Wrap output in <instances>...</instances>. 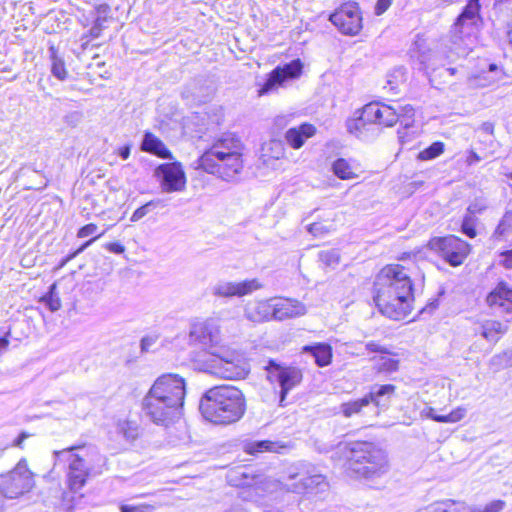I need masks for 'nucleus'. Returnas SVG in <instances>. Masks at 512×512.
<instances>
[{
  "label": "nucleus",
  "mask_w": 512,
  "mask_h": 512,
  "mask_svg": "<svg viewBox=\"0 0 512 512\" xmlns=\"http://www.w3.org/2000/svg\"><path fill=\"white\" fill-rule=\"evenodd\" d=\"M185 396L183 377L174 373L162 374L143 397L141 409L153 424L169 427L183 416Z\"/></svg>",
  "instance_id": "nucleus-1"
},
{
  "label": "nucleus",
  "mask_w": 512,
  "mask_h": 512,
  "mask_svg": "<svg viewBox=\"0 0 512 512\" xmlns=\"http://www.w3.org/2000/svg\"><path fill=\"white\" fill-rule=\"evenodd\" d=\"M374 302L380 313L393 320L406 318L414 301L413 284L399 264L383 267L374 282Z\"/></svg>",
  "instance_id": "nucleus-2"
},
{
  "label": "nucleus",
  "mask_w": 512,
  "mask_h": 512,
  "mask_svg": "<svg viewBox=\"0 0 512 512\" xmlns=\"http://www.w3.org/2000/svg\"><path fill=\"white\" fill-rule=\"evenodd\" d=\"M199 411L212 424L230 425L244 416L246 400L242 391L235 386H214L200 398Z\"/></svg>",
  "instance_id": "nucleus-3"
},
{
  "label": "nucleus",
  "mask_w": 512,
  "mask_h": 512,
  "mask_svg": "<svg viewBox=\"0 0 512 512\" xmlns=\"http://www.w3.org/2000/svg\"><path fill=\"white\" fill-rule=\"evenodd\" d=\"M243 144L232 133L222 135L199 158V167L210 174L230 181L243 169Z\"/></svg>",
  "instance_id": "nucleus-4"
},
{
  "label": "nucleus",
  "mask_w": 512,
  "mask_h": 512,
  "mask_svg": "<svg viewBox=\"0 0 512 512\" xmlns=\"http://www.w3.org/2000/svg\"><path fill=\"white\" fill-rule=\"evenodd\" d=\"M54 466L68 464L67 482L71 491L78 492L91 475L100 474L106 458L92 447H70L53 452Z\"/></svg>",
  "instance_id": "nucleus-5"
},
{
  "label": "nucleus",
  "mask_w": 512,
  "mask_h": 512,
  "mask_svg": "<svg viewBox=\"0 0 512 512\" xmlns=\"http://www.w3.org/2000/svg\"><path fill=\"white\" fill-rule=\"evenodd\" d=\"M346 470L349 474L367 479L381 477L389 470L385 450L371 442H354L345 446Z\"/></svg>",
  "instance_id": "nucleus-6"
},
{
  "label": "nucleus",
  "mask_w": 512,
  "mask_h": 512,
  "mask_svg": "<svg viewBox=\"0 0 512 512\" xmlns=\"http://www.w3.org/2000/svg\"><path fill=\"white\" fill-rule=\"evenodd\" d=\"M286 492L300 495H318L328 490L326 477L316 472L315 467L299 463L291 468L283 484Z\"/></svg>",
  "instance_id": "nucleus-7"
},
{
  "label": "nucleus",
  "mask_w": 512,
  "mask_h": 512,
  "mask_svg": "<svg viewBox=\"0 0 512 512\" xmlns=\"http://www.w3.org/2000/svg\"><path fill=\"white\" fill-rule=\"evenodd\" d=\"M356 114L359 115L347 122V128L350 133L359 137L369 130L368 126L382 125L391 127L399 121V114L395 107L378 102L366 104Z\"/></svg>",
  "instance_id": "nucleus-8"
},
{
  "label": "nucleus",
  "mask_w": 512,
  "mask_h": 512,
  "mask_svg": "<svg viewBox=\"0 0 512 512\" xmlns=\"http://www.w3.org/2000/svg\"><path fill=\"white\" fill-rule=\"evenodd\" d=\"M210 354L215 358L202 367L201 370L224 379H242L250 372V366L245 357L235 350L213 349Z\"/></svg>",
  "instance_id": "nucleus-9"
},
{
  "label": "nucleus",
  "mask_w": 512,
  "mask_h": 512,
  "mask_svg": "<svg viewBox=\"0 0 512 512\" xmlns=\"http://www.w3.org/2000/svg\"><path fill=\"white\" fill-rule=\"evenodd\" d=\"M189 342L209 352L219 348L222 343L220 319L210 317L193 322L189 329Z\"/></svg>",
  "instance_id": "nucleus-10"
},
{
  "label": "nucleus",
  "mask_w": 512,
  "mask_h": 512,
  "mask_svg": "<svg viewBox=\"0 0 512 512\" xmlns=\"http://www.w3.org/2000/svg\"><path fill=\"white\" fill-rule=\"evenodd\" d=\"M428 246L451 266L461 265L470 252V245L454 235L434 237L430 239Z\"/></svg>",
  "instance_id": "nucleus-11"
},
{
  "label": "nucleus",
  "mask_w": 512,
  "mask_h": 512,
  "mask_svg": "<svg viewBox=\"0 0 512 512\" xmlns=\"http://www.w3.org/2000/svg\"><path fill=\"white\" fill-rule=\"evenodd\" d=\"M265 369L267 371V378L271 382H278L281 388L279 402L283 406L288 392L301 382L302 373L295 367L281 366L274 360H269Z\"/></svg>",
  "instance_id": "nucleus-12"
},
{
  "label": "nucleus",
  "mask_w": 512,
  "mask_h": 512,
  "mask_svg": "<svg viewBox=\"0 0 512 512\" xmlns=\"http://www.w3.org/2000/svg\"><path fill=\"white\" fill-rule=\"evenodd\" d=\"M329 20L346 35H356L362 29V15L356 2L342 4L330 15Z\"/></svg>",
  "instance_id": "nucleus-13"
},
{
  "label": "nucleus",
  "mask_w": 512,
  "mask_h": 512,
  "mask_svg": "<svg viewBox=\"0 0 512 512\" xmlns=\"http://www.w3.org/2000/svg\"><path fill=\"white\" fill-rule=\"evenodd\" d=\"M110 6L108 4H99L93 7L88 14H82L79 18L81 25L86 28L91 25L89 30L81 37V46L86 48L90 39L98 38L102 31L107 27L106 23L111 19Z\"/></svg>",
  "instance_id": "nucleus-14"
},
{
  "label": "nucleus",
  "mask_w": 512,
  "mask_h": 512,
  "mask_svg": "<svg viewBox=\"0 0 512 512\" xmlns=\"http://www.w3.org/2000/svg\"><path fill=\"white\" fill-rule=\"evenodd\" d=\"M229 482L231 485H253L255 486V490L262 494V497L277 490L285 491L283 487L285 478L282 481L274 480L262 475L250 473L245 469L233 471L229 476Z\"/></svg>",
  "instance_id": "nucleus-15"
},
{
  "label": "nucleus",
  "mask_w": 512,
  "mask_h": 512,
  "mask_svg": "<svg viewBox=\"0 0 512 512\" xmlns=\"http://www.w3.org/2000/svg\"><path fill=\"white\" fill-rule=\"evenodd\" d=\"M163 192H181L186 187L185 172L179 162L160 164L154 171Z\"/></svg>",
  "instance_id": "nucleus-16"
},
{
  "label": "nucleus",
  "mask_w": 512,
  "mask_h": 512,
  "mask_svg": "<svg viewBox=\"0 0 512 512\" xmlns=\"http://www.w3.org/2000/svg\"><path fill=\"white\" fill-rule=\"evenodd\" d=\"M481 22L479 0H469L454 24V37L462 39L470 35Z\"/></svg>",
  "instance_id": "nucleus-17"
},
{
  "label": "nucleus",
  "mask_w": 512,
  "mask_h": 512,
  "mask_svg": "<svg viewBox=\"0 0 512 512\" xmlns=\"http://www.w3.org/2000/svg\"><path fill=\"white\" fill-rule=\"evenodd\" d=\"M262 288L258 279H246L240 282L219 281L212 288V294L217 297H243Z\"/></svg>",
  "instance_id": "nucleus-18"
},
{
  "label": "nucleus",
  "mask_w": 512,
  "mask_h": 512,
  "mask_svg": "<svg viewBox=\"0 0 512 512\" xmlns=\"http://www.w3.org/2000/svg\"><path fill=\"white\" fill-rule=\"evenodd\" d=\"M302 71V64L299 59L293 60L283 66L276 67L268 76L259 94H267L281 86L286 80L297 78Z\"/></svg>",
  "instance_id": "nucleus-19"
},
{
  "label": "nucleus",
  "mask_w": 512,
  "mask_h": 512,
  "mask_svg": "<svg viewBox=\"0 0 512 512\" xmlns=\"http://www.w3.org/2000/svg\"><path fill=\"white\" fill-rule=\"evenodd\" d=\"M487 305L499 314L512 313V287L499 283L486 297Z\"/></svg>",
  "instance_id": "nucleus-20"
},
{
  "label": "nucleus",
  "mask_w": 512,
  "mask_h": 512,
  "mask_svg": "<svg viewBox=\"0 0 512 512\" xmlns=\"http://www.w3.org/2000/svg\"><path fill=\"white\" fill-rule=\"evenodd\" d=\"M273 320L283 321L286 319L303 316L306 307L298 300L290 298H273Z\"/></svg>",
  "instance_id": "nucleus-21"
},
{
  "label": "nucleus",
  "mask_w": 512,
  "mask_h": 512,
  "mask_svg": "<svg viewBox=\"0 0 512 512\" xmlns=\"http://www.w3.org/2000/svg\"><path fill=\"white\" fill-rule=\"evenodd\" d=\"M316 127L310 123H302L297 127L288 129L285 133L287 144L293 149H300L305 141L316 134Z\"/></svg>",
  "instance_id": "nucleus-22"
},
{
  "label": "nucleus",
  "mask_w": 512,
  "mask_h": 512,
  "mask_svg": "<svg viewBox=\"0 0 512 512\" xmlns=\"http://www.w3.org/2000/svg\"><path fill=\"white\" fill-rule=\"evenodd\" d=\"M273 298L248 303L245 316L253 322H264L273 319Z\"/></svg>",
  "instance_id": "nucleus-23"
},
{
  "label": "nucleus",
  "mask_w": 512,
  "mask_h": 512,
  "mask_svg": "<svg viewBox=\"0 0 512 512\" xmlns=\"http://www.w3.org/2000/svg\"><path fill=\"white\" fill-rule=\"evenodd\" d=\"M396 387L392 384L374 385L370 392L366 394L370 404L385 409L388 407L392 396L395 394Z\"/></svg>",
  "instance_id": "nucleus-24"
},
{
  "label": "nucleus",
  "mask_w": 512,
  "mask_h": 512,
  "mask_svg": "<svg viewBox=\"0 0 512 512\" xmlns=\"http://www.w3.org/2000/svg\"><path fill=\"white\" fill-rule=\"evenodd\" d=\"M141 150L154 154L160 158L171 159L172 155L170 151L165 147L164 143L150 132L144 134Z\"/></svg>",
  "instance_id": "nucleus-25"
},
{
  "label": "nucleus",
  "mask_w": 512,
  "mask_h": 512,
  "mask_svg": "<svg viewBox=\"0 0 512 512\" xmlns=\"http://www.w3.org/2000/svg\"><path fill=\"white\" fill-rule=\"evenodd\" d=\"M302 351L303 353L310 354L314 358L315 363L320 367H324L331 362L332 350L328 344L316 343L307 345L303 347Z\"/></svg>",
  "instance_id": "nucleus-26"
},
{
  "label": "nucleus",
  "mask_w": 512,
  "mask_h": 512,
  "mask_svg": "<svg viewBox=\"0 0 512 512\" xmlns=\"http://www.w3.org/2000/svg\"><path fill=\"white\" fill-rule=\"evenodd\" d=\"M421 414L427 418H430L440 423H456L462 420L466 415V409L463 407H457L447 415H438L435 413V409L432 407L425 408Z\"/></svg>",
  "instance_id": "nucleus-27"
},
{
  "label": "nucleus",
  "mask_w": 512,
  "mask_h": 512,
  "mask_svg": "<svg viewBox=\"0 0 512 512\" xmlns=\"http://www.w3.org/2000/svg\"><path fill=\"white\" fill-rule=\"evenodd\" d=\"M507 327L499 321L486 320L478 328L477 332L488 341H497L499 335L504 334Z\"/></svg>",
  "instance_id": "nucleus-28"
},
{
  "label": "nucleus",
  "mask_w": 512,
  "mask_h": 512,
  "mask_svg": "<svg viewBox=\"0 0 512 512\" xmlns=\"http://www.w3.org/2000/svg\"><path fill=\"white\" fill-rule=\"evenodd\" d=\"M372 367L377 373H392L398 370L399 361L389 354L374 356L370 359Z\"/></svg>",
  "instance_id": "nucleus-29"
},
{
  "label": "nucleus",
  "mask_w": 512,
  "mask_h": 512,
  "mask_svg": "<svg viewBox=\"0 0 512 512\" xmlns=\"http://www.w3.org/2000/svg\"><path fill=\"white\" fill-rule=\"evenodd\" d=\"M284 448L278 442L261 440V441H250L244 444V451L251 455H256L263 452H279L280 449Z\"/></svg>",
  "instance_id": "nucleus-30"
},
{
  "label": "nucleus",
  "mask_w": 512,
  "mask_h": 512,
  "mask_svg": "<svg viewBox=\"0 0 512 512\" xmlns=\"http://www.w3.org/2000/svg\"><path fill=\"white\" fill-rule=\"evenodd\" d=\"M467 508L462 503L453 500L436 502L416 512H466Z\"/></svg>",
  "instance_id": "nucleus-31"
},
{
  "label": "nucleus",
  "mask_w": 512,
  "mask_h": 512,
  "mask_svg": "<svg viewBox=\"0 0 512 512\" xmlns=\"http://www.w3.org/2000/svg\"><path fill=\"white\" fill-rule=\"evenodd\" d=\"M116 431L127 442H133L139 437L140 427L135 421L119 420L116 424Z\"/></svg>",
  "instance_id": "nucleus-32"
},
{
  "label": "nucleus",
  "mask_w": 512,
  "mask_h": 512,
  "mask_svg": "<svg viewBox=\"0 0 512 512\" xmlns=\"http://www.w3.org/2000/svg\"><path fill=\"white\" fill-rule=\"evenodd\" d=\"M333 173L342 180H351L358 177L354 167L344 158H338L332 164Z\"/></svg>",
  "instance_id": "nucleus-33"
},
{
  "label": "nucleus",
  "mask_w": 512,
  "mask_h": 512,
  "mask_svg": "<svg viewBox=\"0 0 512 512\" xmlns=\"http://www.w3.org/2000/svg\"><path fill=\"white\" fill-rule=\"evenodd\" d=\"M370 404L366 395L363 398L345 402L340 405V412L344 417L350 418L353 415L360 414L364 407Z\"/></svg>",
  "instance_id": "nucleus-34"
},
{
  "label": "nucleus",
  "mask_w": 512,
  "mask_h": 512,
  "mask_svg": "<svg viewBox=\"0 0 512 512\" xmlns=\"http://www.w3.org/2000/svg\"><path fill=\"white\" fill-rule=\"evenodd\" d=\"M49 52H50V59L52 62L51 72H52L53 76H55L57 79H59L61 81L65 80L67 78L68 73L65 68L63 59L58 56L57 50L55 49L54 46H51L49 48Z\"/></svg>",
  "instance_id": "nucleus-35"
},
{
  "label": "nucleus",
  "mask_w": 512,
  "mask_h": 512,
  "mask_svg": "<svg viewBox=\"0 0 512 512\" xmlns=\"http://www.w3.org/2000/svg\"><path fill=\"white\" fill-rule=\"evenodd\" d=\"M512 234V212H506L499 222L494 236L500 240L506 239Z\"/></svg>",
  "instance_id": "nucleus-36"
},
{
  "label": "nucleus",
  "mask_w": 512,
  "mask_h": 512,
  "mask_svg": "<svg viewBox=\"0 0 512 512\" xmlns=\"http://www.w3.org/2000/svg\"><path fill=\"white\" fill-rule=\"evenodd\" d=\"M444 147L445 145L443 142H434L418 154V159L422 161L435 159L444 152Z\"/></svg>",
  "instance_id": "nucleus-37"
},
{
  "label": "nucleus",
  "mask_w": 512,
  "mask_h": 512,
  "mask_svg": "<svg viewBox=\"0 0 512 512\" xmlns=\"http://www.w3.org/2000/svg\"><path fill=\"white\" fill-rule=\"evenodd\" d=\"M163 203L160 199H154L146 204L142 205L138 209L134 211V213L131 216L132 222H137L140 219H142L144 216H146L148 213H150L153 209H155L157 206L161 205Z\"/></svg>",
  "instance_id": "nucleus-38"
},
{
  "label": "nucleus",
  "mask_w": 512,
  "mask_h": 512,
  "mask_svg": "<svg viewBox=\"0 0 512 512\" xmlns=\"http://www.w3.org/2000/svg\"><path fill=\"white\" fill-rule=\"evenodd\" d=\"M477 218L471 214H465L461 224V232L469 238H475L477 236L476 230Z\"/></svg>",
  "instance_id": "nucleus-39"
},
{
  "label": "nucleus",
  "mask_w": 512,
  "mask_h": 512,
  "mask_svg": "<svg viewBox=\"0 0 512 512\" xmlns=\"http://www.w3.org/2000/svg\"><path fill=\"white\" fill-rule=\"evenodd\" d=\"M241 487L242 490L239 493V497L244 501L258 502L262 498V494L255 490V486L251 485H236Z\"/></svg>",
  "instance_id": "nucleus-40"
},
{
  "label": "nucleus",
  "mask_w": 512,
  "mask_h": 512,
  "mask_svg": "<svg viewBox=\"0 0 512 512\" xmlns=\"http://www.w3.org/2000/svg\"><path fill=\"white\" fill-rule=\"evenodd\" d=\"M55 289L56 286L53 284L50 287L49 293L42 298V301L46 303L51 312H55L61 307V301L60 298L55 294Z\"/></svg>",
  "instance_id": "nucleus-41"
},
{
  "label": "nucleus",
  "mask_w": 512,
  "mask_h": 512,
  "mask_svg": "<svg viewBox=\"0 0 512 512\" xmlns=\"http://www.w3.org/2000/svg\"><path fill=\"white\" fill-rule=\"evenodd\" d=\"M506 506L503 500H493L484 507L470 508V512H501Z\"/></svg>",
  "instance_id": "nucleus-42"
},
{
  "label": "nucleus",
  "mask_w": 512,
  "mask_h": 512,
  "mask_svg": "<svg viewBox=\"0 0 512 512\" xmlns=\"http://www.w3.org/2000/svg\"><path fill=\"white\" fill-rule=\"evenodd\" d=\"M399 109L395 108L396 111L399 114V120L401 121V124L404 125V128H408L411 126L412 123V117L414 115V109L410 105H406L404 107H399Z\"/></svg>",
  "instance_id": "nucleus-43"
},
{
  "label": "nucleus",
  "mask_w": 512,
  "mask_h": 512,
  "mask_svg": "<svg viewBox=\"0 0 512 512\" xmlns=\"http://www.w3.org/2000/svg\"><path fill=\"white\" fill-rule=\"evenodd\" d=\"M320 261L326 266H335L339 263V253L332 249L319 252Z\"/></svg>",
  "instance_id": "nucleus-44"
},
{
  "label": "nucleus",
  "mask_w": 512,
  "mask_h": 512,
  "mask_svg": "<svg viewBox=\"0 0 512 512\" xmlns=\"http://www.w3.org/2000/svg\"><path fill=\"white\" fill-rule=\"evenodd\" d=\"M121 512H154L155 506L148 503L121 505Z\"/></svg>",
  "instance_id": "nucleus-45"
},
{
  "label": "nucleus",
  "mask_w": 512,
  "mask_h": 512,
  "mask_svg": "<svg viewBox=\"0 0 512 512\" xmlns=\"http://www.w3.org/2000/svg\"><path fill=\"white\" fill-rule=\"evenodd\" d=\"M158 338L159 337L156 334L144 336L141 339V343H140L141 351L148 352L150 350V348L157 342Z\"/></svg>",
  "instance_id": "nucleus-46"
},
{
  "label": "nucleus",
  "mask_w": 512,
  "mask_h": 512,
  "mask_svg": "<svg viewBox=\"0 0 512 512\" xmlns=\"http://www.w3.org/2000/svg\"><path fill=\"white\" fill-rule=\"evenodd\" d=\"M307 230L314 236H321L328 233V229L321 223H312L308 225Z\"/></svg>",
  "instance_id": "nucleus-47"
},
{
  "label": "nucleus",
  "mask_w": 512,
  "mask_h": 512,
  "mask_svg": "<svg viewBox=\"0 0 512 512\" xmlns=\"http://www.w3.org/2000/svg\"><path fill=\"white\" fill-rule=\"evenodd\" d=\"M97 229H98V227L96 224H93V223L87 224L78 230L77 237H79V238L88 237V236L94 234L97 231Z\"/></svg>",
  "instance_id": "nucleus-48"
},
{
  "label": "nucleus",
  "mask_w": 512,
  "mask_h": 512,
  "mask_svg": "<svg viewBox=\"0 0 512 512\" xmlns=\"http://www.w3.org/2000/svg\"><path fill=\"white\" fill-rule=\"evenodd\" d=\"M82 120V113L73 111L65 116V122L70 126H77Z\"/></svg>",
  "instance_id": "nucleus-49"
},
{
  "label": "nucleus",
  "mask_w": 512,
  "mask_h": 512,
  "mask_svg": "<svg viewBox=\"0 0 512 512\" xmlns=\"http://www.w3.org/2000/svg\"><path fill=\"white\" fill-rule=\"evenodd\" d=\"M366 349L369 352L380 353L381 355L382 354H389V350L386 347L381 346L380 344H378L377 342H374V341L368 342L366 344Z\"/></svg>",
  "instance_id": "nucleus-50"
},
{
  "label": "nucleus",
  "mask_w": 512,
  "mask_h": 512,
  "mask_svg": "<svg viewBox=\"0 0 512 512\" xmlns=\"http://www.w3.org/2000/svg\"><path fill=\"white\" fill-rule=\"evenodd\" d=\"M104 247L109 252L115 254H122L125 251V247L118 242L107 243Z\"/></svg>",
  "instance_id": "nucleus-51"
},
{
  "label": "nucleus",
  "mask_w": 512,
  "mask_h": 512,
  "mask_svg": "<svg viewBox=\"0 0 512 512\" xmlns=\"http://www.w3.org/2000/svg\"><path fill=\"white\" fill-rule=\"evenodd\" d=\"M391 5V0H378L375 10L376 14L380 15L384 13Z\"/></svg>",
  "instance_id": "nucleus-52"
},
{
  "label": "nucleus",
  "mask_w": 512,
  "mask_h": 512,
  "mask_svg": "<svg viewBox=\"0 0 512 512\" xmlns=\"http://www.w3.org/2000/svg\"><path fill=\"white\" fill-rule=\"evenodd\" d=\"M30 437L27 432H21L19 436L13 441L12 446L23 449V442Z\"/></svg>",
  "instance_id": "nucleus-53"
},
{
  "label": "nucleus",
  "mask_w": 512,
  "mask_h": 512,
  "mask_svg": "<svg viewBox=\"0 0 512 512\" xmlns=\"http://www.w3.org/2000/svg\"><path fill=\"white\" fill-rule=\"evenodd\" d=\"M104 233H101L99 234L98 236L86 241L80 248H78L70 257L69 259H72L74 258L75 256H77L78 254H80L81 252H83L91 243H93L96 239H98L99 237H101Z\"/></svg>",
  "instance_id": "nucleus-54"
},
{
  "label": "nucleus",
  "mask_w": 512,
  "mask_h": 512,
  "mask_svg": "<svg viewBox=\"0 0 512 512\" xmlns=\"http://www.w3.org/2000/svg\"><path fill=\"white\" fill-rule=\"evenodd\" d=\"M502 263L506 268L512 269V249L502 253Z\"/></svg>",
  "instance_id": "nucleus-55"
},
{
  "label": "nucleus",
  "mask_w": 512,
  "mask_h": 512,
  "mask_svg": "<svg viewBox=\"0 0 512 512\" xmlns=\"http://www.w3.org/2000/svg\"><path fill=\"white\" fill-rule=\"evenodd\" d=\"M481 160V158L478 156V154L476 152H474L473 150L469 151V154L467 156V159H466V163L468 165H473L477 162H479Z\"/></svg>",
  "instance_id": "nucleus-56"
},
{
  "label": "nucleus",
  "mask_w": 512,
  "mask_h": 512,
  "mask_svg": "<svg viewBox=\"0 0 512 512\" xmlns=\"http://www.w3.org/2000/svg\"><path fill=\"white\" fill-rule=\"evenodd\" d=\"M130 150H131V146L125 145L119 149L118 154L122 159L125 160L130 156Z\"/></svg>",
  "instance_id": "nucleus-57"
},
{
  "label": "nucleus",
  "mask_w": 512,
  "mask_h": 512,
  "mask_svg": "<svg viewBox=\"0 0 512 512\" xmlns=\"http://www.w3.org/2000/svg\"><path fill=\"white\" fill-rule=\"evenodd\" d=\"M9 346V340L7 336L0 337V355L7 351Z\"/></svg>",
  "instance_id": "nucleus-58"
},
{
  "label": "nucleus",
  "mask_w": 512,
  "mask_h": 512,
  "mask_svg": "<svg viewBox=\"0 0 512 512\" xmlns=\"http://www.w3.org/2000/svg\"><path fill=\"white\" fill-rule=\"evenodd\" d=\"M480 130L487 135H492L494 127L491 123L485 122L481 125Z\"/></svg>",
  "instance_id": "nucleus-59"
},
{
  "label": "nucleus",
  "mask_w": 512,
  "mask_h": 512,
  "mask_svg": "<svg viewBox=\"0 0 512 512\" xmlns=\"http://www.w3.org/2000/svg\"><path fill=\"white\" fill-rule=\"evenodd\" d=\"M480 208L477 207L476 204L474 205H470L467 209V213L466 214H471L473 216H475L476 213L480 212Z\"/></svg>",
  "instance_id": "nucleus-60"
},
{
  "label": "nucleus",
  "mask_w": 512,
  "mask_h": 512,
  "mask_svg": "<svg viewBox=\"0 0 512 512\" xmlns=\"http://www.w3.org/2000/svg\"><path fill=\"white\" fill-rule=\"evenodd\" d=\"M225 512H246V510L241 506H233Z\"/></svg>",
  "instance_id": "nucleus-61"
},
{
  "label": "nucleus",
  "mask_w": 512,
  "mask_h": 512,
  "mask_svg": "<svg viewBox=\"0 0 512 512\" xmlns=\"http://www.w3.org/2000/svg\"><path fill=\"white\" fill-rule=\"evenodd\" d=\"M446 72H448L450 75H455L458 72L457 68H447Z\"/></svg>",
  "instance_id": "nucleus-62"
},
{
  "label": "nucleus",
  "mask_w": 512,
  "mask_h": 512,
  "mask_svg": "<svg viewBox=\"0 0 512 512\" xmlns=\"http://www.w3.org/2000/svg\"><path fill=\"white\" fill-rule=\"evenodd\" d=\"M508 38H509L510 44L512 45V27L508 31Z\"/></svg>",
  "instance_id": "nucleus-63"
},
{
  "label": "nucleus",
  "mask_w": 512,
  "mask_h": 512,
  "mask_svg": "<svg viewBox=\"0 0 512 512\" xmlns=\"http://www.w3.org/2000/svg\"><path fill=\"white\" fill-rule=\"evenodd\" d=\"M398 137L403 142L404 136L402 135L401 131H398Z\"/></svg>",
  "instance_id": "nucleus-64"
}]
</instances>
